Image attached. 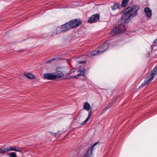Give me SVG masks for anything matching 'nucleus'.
I'll list each match as a JSON object with an SVG mask.
<instances>
[{"label": "nucleus", "mask_w": 157, "mask_h": 157, "mask_svg": "<svg viewBox=\"0 0 157 157\" xmlns=\"http://www.w3.org/2000/svg\"><path fill=\"white\" fill-rule=\"evenodd\" d=\"M139 9V7L136 6H134L132 7L127 8L123 12L122 16V20H124L123 22L124 23H128L131 17L136 16Z\"/></svg>", "instance_id": "nucleus-1"}, {"label": "nucleus", "mask_w": 157, "mask_h": 157, "mask_svg": "<svg viewBox=\"0 0 157 157\" xmlns=\"http://www.w3.org/2000/svg\"><path fill=\"white\" fill-rule=\"evenodd\" d=\"M124 20H122L121 17V24H119L118 26H115L111 32V34L113 36H115L119 35L121 33L124 32L126 30L124 24H127V23H125L123 22Z\"/></svg>", "instance_id": "nucleus-2"}, {"label": "nucleus", "mask_w": 157, "mask_h": 157, "mask_svg": "<svg viewBox=\"0 0 157 157\" xmlns=\"http://www.w3.org/2000/svg\"><path fill=\"white\" fill-rule=\"evenodd\" d=\"M65 24L68 30L71 29L76 28L79 25H81L82 23L80 19H75L71 20Z\"/></svg>", "instance_id": "nucleus-3"}, {"label": "nucleus", "mask_w": 157, "mask_h": 157, "mask_svg": "<svg viewBox=\"0 0 157 157\" xmlns=\"http://www.w3.org/2000/svg\"><path fill=\"white\" fill-rule=\"evenodd\" d=\"M98 143L94 144L91 147L89 146L87 151H86L84 154V155L82 157H92V152L94 149V147Z\"/></svg>", "instance_id": "nucleus-4"}, {"label": "nucleus", "mask_w": 157, "mask_h": 157, "mask_svg": "<svg viewBox=\"0 0 157 157\" xmlns=\"http://www.w3.org/2000/svg\"><path fill=\"white\" fill-rule=\"evenodd\" d=\"M43 76L44 78L48 80H54L57 79L56 74L54 73H45L43 74Z\"/></svg>", "instance_id": "nucleus-5"}, {"label": "nucleus", "mask_w": 157, "mask_h": 157, "mask_svg": "<svg viewBox=\"0 0 157 157\" xmlns=\"http://www.w3.org/2000/svg\"><path fill=\"white\" fill-rule=\"evenodd\" d=\"M68 30L67 29L65 24L61 25L60 27H57L56 29V34H57L61 33H65Z\"/></svg>", "instance_id": "nucleus-6"}, {"label": "nucleus", "mask_w": 157, "mask_h": 157, "mask_svg": "<svg viewBox=\"0 0 157 157\" xmlns=\"http://www.w3.org/2000/svg\"><path fill=\"white\" fill-rule=\"evenodd\" d=\"M99 19V14L98 13L94 14L91 16L89 18L88 21V22L90 23H95L98 21Z\"/></svg>", "instance_id": "nucleus-7"}, {"label": "nucleus", "mask_w": 157, "mask_h": 157, "mask_svg": "<svg viewBox=\"0 0 157 157\" xmlns=\"http://www.w3.org/2000/svg\"><path fill=\"white\" fill-rule=\"evenodd\" d=\"M157 75V65L151 71L150 74L147 77H148L149 80L152 81Z\"/></svg>", "instance_id": "nucleus-8"}, {"label": "nucleus", "mask_w": 157, "mask_h": 157, "mask_svg": "<svg viewBox=\"0 0 157 157\" xmlns=\"http://www.w3.org/2000/svg\"><path fill=\"white\" fill-rule=\"evenodd\" d=\"M6 151L7 152L10 151H19L21 152V148H17L15 146H10L6 148Z\"/></svg>", "instance_id": "nucleus-9"}, {"label": "nucleus", "mask_w": 157, "mask_h": 157, "mask_svg": "<svg viewBox=\"0 0 157 157\" xmlns=\"http://www.w3.org/2000/svg\"><path fill=\"white\" fill-rule=\"evenodd\" d=\"M109 45L107 43H105L101 46L98 49H99L101 53L104 52L108 48Z\"/></svg>", "instance_id": "nucleus-10"}, {"label": "nucleus", "mask_w": 157, "mask_h": 157, "mask_svg": "<svg viewBox=\"0 0 157 157\" xmlns=\"http://www.w3.org/2000/svg\"><path fill=\"white\" fill-rule=\"evenodd\" d=\"M145 15L148 18L151 17L152 15L151 10L148 7H146L144 9Z\"/></svg>", "instance_id": "nucleus-11"}, {"label": "nucleus", "mask_w": 157, "mask_h": 157, "mask_svg": "<svg viewBox=\"0 0 157 157\" xmlns=\"http://www.w3.org/2000/svg\"><path fill=\"white\" fill-rule=\"evenodd\" d=\"M77 72H80V73L78 74V75L75 76L74 77L71 76V77H68L67 78V79H69L71 78H76L77 77L79 76H83L85 74V71H83V70L80 71L79 70H78L77 71Z\"/></svg>", "instance_id": "nucleus-12"}, {"label": "nucleus", "mask_w": 157, "mask_h": 157, "mask_svg": "<svg viewBox=\"0 0 157 157\" xmlns=\"http://www.w3.org/2000/svg\"><path fill=\"white\" fill-rule=\"evenodd\" d=\"M151 81L150 80H149L148 77H146L144 80V83H142L141 86H139V88H141L143 87H144L145 85H146L149 84L151 82Z\"/></svg>", "instance_id": "nucleus-13"}, {"label": "nucleus", "mask_w": 157, "mask_h": 157, "mask_svg": "<svg viewBox=\"0 0 157 157\" xmlns=\"http://www.w3.org/2000/svg\"><path fill=\"white\" fill-rule=\"evenodd\" d=\"M115 101V100H113V101L112 102L109 103V104L105 108H104L102 109V111H103V112H104L106 110L109 109V108L112 107L113 103H114Z\"/></svg>", "instance_id": "nucleus-14"}, {"label": "nucleus", "mask_w": 157, "mask_h": 157, "mask_svg": "<svg viewBox=\"0 0 157 157\" xmlns=\"http://www.w3.org/2000/svg\"><path fill=\"white\" fill-rule=\"evenodd\" d=\"M120 4L117 2L115 3L111 6V8L112 10H115L119 8Z\"/></svg>", "instance_id": "nucleus-15"}, {"label": "nucleus", "mask_w": 157, "mask_h": 157, "mask_svg": "<svg viewBox=\"0 0 157 157\" xmlns=\"http://www.w3.org/2000/svg\"><path fill=\"white\" fill-rule=\"evenodd\" d=\"M24 75L29 79H33L35 78V76L30 73H25Z\"/></svg>", "instance_id": "nucleus-16"}, {"label": "nucleus", "mask_w": 157, "mask_h": 157, "mask_svg": "<svg viewBox=\"0 0 157 157\" xmlns=\"http://www.w3.org/2000/svg\"><path fill=\"white\" fill-rule=\"evenodd\" d=\"M83 107L84 109L87 111L89 110L90 109V106L87 102H86L84 103Z\"/></svg>", "instance_id": "nucleus-17"}, {"label": "nucleus", "mask_w": 157, "mask_h": 157, "mask_svg": "<svg viewBox=\"0 0 157 157\" xmlns=\"http://www.w3.org/2000/svg\"><path fill=\"white\" fill-rule=\"evenodd\" d=\"M56 76L57 77V79L60 78L63 76V74L62 72L57 70Z\"/></svg>", "instance_id": "nucleus-18"}, {"label": "nucleus", "mask_w": 157, "mask_h": 157, "mask_svg": "<svg viewBox=\"0 0 157 157\" xmlns=\"http://www.w3.org/2000/svg\"><path fill=\"white\" fill-rule=\"evenodd\" d=\"M101 54V52H100V51L99 49L97 50H94L91 53V55L92 56H96L97 55H99Z\"/></svg>", "instance_id": "nucleus-19"}, {"label": "nucleus", "mask_w": 157, "mask_h": 157, "mask_svg": "<svg viewBox=\"0 0 157 157\" xmlns=\"http://www.w3.org/2000/svg\"><path fill=\"white\" fill-rule=\"evenodd\" d=\"M129 2V0H123L122 2L121 6L124 8L126 7Z\"/></svg>", "instance_id": "nucleus-20"}, {"label": "nucleus", "mask_w": 157, "mask_h": 157, "mask_svg": "<svg viewBox=\"0 0 157 157\" xmlns=\"http://www.w3.org/2000/svg\"><path fill=\"white\" fill-rule=\"evenodd\" d=\"M8 156L10 157H16V154L14 152H11L10 153H9L8 154Z\"/></svg>", "instance_id": "nucleus-21"}, {"label": "nucleus", "mask_w": 157, "mask_h": 157, "mask_svg": "<svg viewBox=\"0 0 157 157\" xmlns=\"http://www.w3.org/2000/svg\"><path fill=\"white\" fill-rule=\"evenodd\" d=\"M57 35L56 32H52L51 31L49 33V36H54Z\"/></svg>", "instance_id": "nucleus-22"}, {"label": "nucleus", "mask_w": 157, "mask_h": 157, "mask_svg": "<svg viewBox=\"0 0 157 157\" xmlns=\"http://www.w3.org/2000/svg\"><path fill=\"white\" fill-rule=\"evenodd\" d=\"M92 110H90L89 113V114H88V117L87 118L89 120V119H90V118L91 117V116L92 115Z\"/></svg>", "instance_id": "nucleus-23"}, {"label": "nucleus", "mask_w": 157, "mask_h": 157, "mask_svg": "<svg viewBox=\"0 0 157 157\" xmlns=\"http://www.w3.org/2000/svg\"><path fill=\"white\" fill-rule=\"evenodd\" d=\"M89 119L87 118L86 119L84 122L80 124V125L82 126L85 125L86 123L89 121Z\"/></svg>", "instance_id": "nucleus-24"}, {"label": "nucleus", "mask_w": 157, "mask_h": 157, "mask_svg": "<svg viewBox=\"0 0 157 157\" xmlns=\"http://www.w3.org/2000/svg\"><path fill=\"white\" fill-rule=\"evenodd\" d=\"M6 152L7 151H6V148H4V149L0 148V153H4Z\"/></svg>", "instance_id": "nucleus-25"}, {"label": "nucleus", "mask_w": 157, "mask_h": 157, "mask_svg": "<svg viewBox=\"0 0 157 157\" xmlns=\"http://www.w3.org/2000/svg\"><path fill=\"white\" fill-rule=\"evenodd\" d=\"M55 59H51V60H48L47 61H46V63H48L51 62H52Z\"/></svg>", "instance_id": "nucleus-26"}, {"label": "nucleus", "mask_w": 157, "mask_h": 157, "mask_svg": "<svg viewBox=\"0 0 157 157\" xmlns=\"http://www.w3.org/2000/svg\"><path fill=\"white\" fill-rule=\"evenodd\" d=\"M154 43H157V38L154 41Z\"/></svg>", "instance_id": "nucleus-27"}, {"label": "nucleus", "mask_w": 157, "mask_h": 157, "mask_svg": "<svg viewBox=\"0 0 157 157\" xmlns=\"http://www.w3.org/2000/svg\"><path fill=\"white\" fill-rule=\"evenodd\" d=\"M84 63V61H82L80 63Z\"/></svg>", "instance_id": "nucleus-28"}, {"label": "nucleus", "mask_w": 157, "mask_h": 157, "mask_svg": "<svg viewBox=\"0 0 157 157\" xmlns=\"http://www.w3.org/2000/svg\"><path fill=\"white\" fill-rule=\"evenodd\" d=\"M84 63V61H82L80 63Z\"/></svg>", "instance_id": "nucleus-29"}, {"label": "nucleus", "mask_w": 157, "mask_h": 157, "mask_svg": "<svg viewBox=\"0 0 157 157\" xmlns=\"http://www.w3.org/2000/svg\"><path fill=\"white\" fill-rule=\"evenodd\" d=\"M69 74H70V73H68L67 74V75H69Z\"/></svg>", "instance_id": "nucleus-30"}]
</instances>
